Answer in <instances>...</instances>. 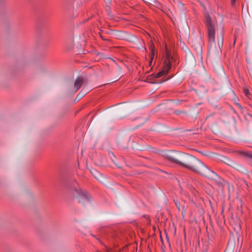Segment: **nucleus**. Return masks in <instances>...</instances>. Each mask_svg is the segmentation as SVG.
<instances>
[{
  "label": "nucleus",
  "mask_w": 252,
  "mask_h": 252,
  "mask_svg": "<svg viewBox=\"0 0 252 252\" xmlns=\"http://www.w3.org/2000/svg\"><path fill=\"white\" fill-rule=\"evenodd\" d=\"M166 158L184 168L195 173H200L203 169L207 168L202 161L194 156L184 153H176L175 156L166 155Z\"/></svg>",
  "instance_id": "f257e3e1"
},
{
  "label": "nucleus",
  "mask_w": 252,
  "mask_h": 252,
  "mask_svg": "<svg viewBox=\"0 0 252 252\" xmlns=\"http://www.w3.org/2000/svg\"><path fill=\"white\" fill-rule=\"evenodd\" d=\"M70 190H73L78 195V202L80 203L85 204V202L90 201L89 195L86 190H82L78 185V183L74 181L73 185L69 187Z\"/></svg>",
  "instance_id": "f03ea898"
},
{
  "label": "nucleus",
  "mask_w": 252,
  "mask_h": 252,
  "mask_svg": "<svg viewBox=\"0 0 252 252\" xmlns=\"http://www.w3.org/2000/svg\"><path fill=\"white\" fill-rule=\"evenodd\" d=\"M204 23L207 29L208 40L210 43L215 42V25L212 23L208 13L205 14Z\"/></svg>",
  "instance_id": "7ed1b4c3"
},
{
  "label": "nucleus",
  "mask_w": 252,
  "mask_h": 252,
  "mask_svg": "<svg viewBox=\"0 0 252 252\" xmlns=\"http://www.w3.org/2000/svg\"><path fill=\"white\" fill-rule=\"evenodd\" d=\"M171 56L169 53L166 54V58L164 61V66L162 70L157 73L156 74H153L156 78H159L162 76L167 74L171 67V63L170 61Z\"/></svg>",
  "instance_id": "20e7f679"
},
{
  "label": "nucleus",
  "mask_w": 252,
  "mask_h": 252,
  "mask_svg": "<svg viewBox=\"0 0 252 252\" xmlns=\"http://www.w3.org/2000/svg\"><path fill=\"white\" fill-rule=\"evenodd\" d=\"M84 83V78L82 76H79L76 78L74 82V89L75 92L79 90Z\"/></svg>",
  "instance_id": "39448f33"
},
{
  "label": "nucleus",
  "mask_w": 252,
  "mask_h": 252,
  "mask_svg": "<svg viewBox=\"0 0 252 252\" xmlns=\"http://www.w3.org/2000/svg\"><path fill=\"white\" fill-rule=\"evenodd\" d=\"M240 154L246 159H252V152L246 151H240Z\"/></svg>",
  "instance_id": "423d86ee"
},
{
  "label": "nucleus",
  "mask_w": 252,
  "mask_h": 252,
  "mask_svg": "<svg viewBox=\"0 0 252 252\" xmlns=\"http://www.w3.org/2000/svg\"><path fill=\"white\" fill-rule=\"evenodd\" d=\"M215 184L219 188H222L224 187L223 183L221 181V179L218 177V179L214 180Z\"/></svg>",
  "instance_id": "0eeeda50"
},
{
  "label": "nucleus",
  "mask_w": 252,
  "mask_h": 252,
  "mask_svg": "<svg viewBox=\"0 0 252 252\" xmlns=\"http://www.w3.org/2000/svg\"><path fill=\"white\" fill-rule=\"evenodd\" d=\"M84 89L83 88L81 92L78 94V95L76 97V99H78V100H79L87 94L86 92H83Z\"/></svg>",
  "instance_id": "6e6552de"
},
{
  "label": "nucleus",
  "mask_w": 252,
  "mask_h": 252,
  "mask_svg": "<svg viewBox=\"0 0 252 252\" xmlns=\"http://www.w3.org/2000/svg\"><path fill=\"white\" fill-rule=\"evenodd\" d=\"M155 47L153 45L151 47V53L150 54V60H153L155 57Z\"/></svg>",
  "instance_id": "1a4fd4ad"
},
{
  "label": "nucleus",
  "mask_w": 252,
  "mask_h": 252,
  "mask_svg": "<svg viewBox=\"0 0 252 252\" xmlns=\"http://www.w3.org/2000/svg\"><path fill=\"white\" fill-rule=\"evenodd\" d=\"M155 47L153 45L151 47V53L150 54V60H153L155 57Z\"/></svg>",
  "instance_id": "9d476101"
},
{
  "label": "nucleus",
  "mask_w": 252,
  "mask_h": 252,
  "mask_svg": "<svg viewBox=\"0 0 252 252\" xmlns=\"http://www.w3.org/2000/svg\"><path fill=\"white\" fill-rule=\"evenodd\" d=\"M244 93L246 96H247L248 97L250 98V95L251 94H250L249 90L248 89H244Z\"/></svg>",
  "instance_id": "9b49d317"
},
{
  "label": "nucleus",
  "mask_w": 252,
  "mask_h": 252,
  "mask_svg": "<svg viewBox=\"0 0 252 252\" xmlns=\"http://www.w3.org/2000/svg\"><path fill=\"white\" fill-rule=\"evenodd\" d=\"M174 113L177 115H179L181 113H185V112L180 111L179 110H176L174 111Z\"/></svg>",
  "instance_id": "f8f14e48"
},
{
  "label": "nucleus",
  "mask_w": 252,
  "mask_h": 252,
  "mask_svg": "<svg viewBox=\"0 0 252 252\" xmlns=\"http://www.w3.org/2000/svg\"><path fill=\"white\" fill-rule=\"evenodd\" d=\"M222 37H221L220 40L218 39V45L220 48V45H221V47L222 46Z\"/></svg>",
  "instance_id": "ddd939ff"
},
{
  "label": "nucleus",
  "mask_w": 252,
  "mask_h": 252,
  "mask_svg": "<svg viewBox=\"0 0 252 252\" xmlns=\"http://www.w3.org/2000/svg\"><path fill=\"white\" fill-rule=\"evenodd\" d=\"M236 105L238 106V107L240 109V110H242L243 109V107L242 105L238 103H236Z\"/></svg>",
  "instance_id": "4468645a"
},
{
  "label": "nucleus",
  "mask_w": 252,
  "mask_h": 252,
  "mask_svg": "<svg viewBox=\"0 0 252 252\" xmlns=\"http://www.w3.org/2000/svg\"><path fill=\"white\" fill-rule=\"evenodd\" d=\"M106 10L107 11L108 14L110 15V8L109 6H107L106 8Z\"/></svg>",
  "instance_id": "2eb2a0df"
},
{
  "label": "nucleus",
  "mask_w": 252,
  "mask_h": 252,
  "mask_svg": "<svg viewBox=\"0 0 252 252\" xmlns=\"http://www.w3.org/2000/svg\"><path fill=\"white\" fill-rule=\"evenodd\" d=\"M236 3V0H231V3L232 5H234Z\"/></svg>",
  "instance_id": "dca6fc26"
},
{
  "label": "nucleus",
  "mask_w": 252,
  "mask_h": 252,
  "mask_svg": "<svg viewBox=\"0 0 252 252\" xmlns=\"http://www.w3.org/2000/svg\"><path fill=\"white\" fill-rule=\"evenodd\" d=\"M152 62H153V61H152V60H150V61H149V66H151L152 65Z\"/></svg>",
  "instance_id": "f3484780"
},
{
  "label": "nucleus",
  "mask_w": 252,
  "mask_h": 252,
  "mask_svg": "<svg viewBox=\"0 0 252 252\" xmlns=\"http://www.w3.org/2000/svg\"><path fill=\"white\" fill-rule=\"evenodd\" d=\"M96 239L98 240V241H100V242L101 243V242L99 240V239H98L97 238H96Z\"/></svg>",
  "instance_id": "a211bd4d"
},
{
  "label": "nucleus",
  "mask_w": 252,
  "mask_h": 252,
  "mask_svg": "<svg viewBox=\"0 0 252 252\" xmlns=\"http://www.w3.org/2000/svg\"><path fill=\"white\" fill-rule=\"evenodd\" d=\"M88 20V19H86L85 22L87 21ZM84 22H85V21Z\"/></svg>",
  "instance_id": "6ab92c4d"
},
{
  "label": "nucleus",
  "mask_w": 252,
  "mask_h": 252,
  "mask_svg": "<svg viewBox=\"0 0 252 252\" xmlns=\"http://www.w3.org/2000/svg\"><path fill=\"white\" fill-rule=\"evenodd\" d=\"M163 252H165L163 250Z\"/></svg>",
  "instance_id": "aec40b11"
}]
</instances>
